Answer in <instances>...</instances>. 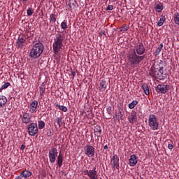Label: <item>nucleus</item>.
<instances>
[{"mask_svg": "<svg viewBox=\"0 0 179 179\" xmlns=\"http://www.w3.org/2000/svg\"><path fill=\"white\" fill-rule=\"evenodd\" d=\"M155 9L158 12V13H162L163 12V9H164V7L163 6L162 3H157L155 6Z\"/></svg>", "mask_w": 179, "mask_h": 179, "instance_id": "nucleus-20", "label": "nucleus"}, {"mask_svg": "<svg viewBox=\"0 0 179 179\" xmlns=\"http://www.w3.org/2000/svg\"><path fill=\"white\" fill-rule=\"evenodd\" d=\"M64 40H65L64 34H61L59 32L55 35V38L54 39V43L52 45L55 54H58L62 49V47H64Z\"/></svg>", "mask_w": 179, "mask_h": 179, "instance_id": "nucleus-2", "label": "nucleus"}, {"mask_svg": "<svg viewBox=\"0 0 179 179\" xmlns=\"http://www.w3.org/2000/svg\"><path fill=\"white\" fill-rule=\"evenodd\" d=\"M113 118H114V119L117 118V120H118V115H115V116H113Z\"/></svg>", "mask_w": 179, "mask_h": 179, "instance_id": "nucleus-46", "label": "nucleus"}, {"mask_svg": "<svg viewBox=\"0 0 179 179\" xmlns=\"http://www.w3.org/2000/svg\"><path fill=\"white\" fill-rule=\"evenodd\" d=\"M113 30L115 31L117 29H113Z\"/></svg>", "mask_w": 179, "mask_h": 179, "instance_id": "nucleus-49", "label": "nucleus"}, {"mask_svg": "<svg viewBox=\"0 0 179 179\" xmlns=\"http://www.w3.org/2000/svg\"><path fill=\"white\" fill-rule=\"evenodd\" d=\"M128 31V27L127 24H124L122 27H120V31Z\"/></svg>", "mask_w": 179, "mask_h": 179, "instance_id": "nucleus-38", "label": "nucleus"}, {"mask_svg": "<svg viewBox=\"0 0 179 179\" xmlns=\"http://www.w3.org/2000/svg\"><path fill=\"white\" fill-rule=\"evenodd\" d=\"M39 90H40V94L41 96H43L44 93H45V84L44 83H43L39 87Z\"/></svg>", "mask_w": 179, "mask_h": 179, "instance_id": "nucleus-27", "label": "nucleus"}, {"mask_svg": "<svg viewBox=\"0 0 179 179\" xmlns=\"http://www.w3.org/2000/svg\"><path fill=\"white\" fill-rule=\"evenodd\" d=\"M110 163L113 169H116V170H120V157H118V155H113L111 158Z\"/></svg>", "mask_w": 179, "mask_h": 179, "instance_id": "nucleus-9", "label": "nucleus"}, {"mask_svg": "<svg viewBox=\"0 0 179 179\" xmlns=\"http://www.w3.org/2000/svg\"><path fill=\"white\" fill-rule=\"evenodd\" d=\"M145 94H146V96H149V94H150V92H149V86L148 85V84L146 83H143L141 86Z\"/></svg>", "mask_w": 179, "mask_h": 179, "instance_id": "nucleus-22", "label": "nucleus"}, {"mask_svg": "<svg viewBox=\"0 0 179 179\" xmlns=\"http://www.w3.org/2000/svg\"><path fill=\"white\" fill-rule=\"evenodd\" d=\"M49 20L50 23H52V24H55V22H57V15L50 14Z\"/></svg>", "mask_w": 179, "mask_h": 179, "instance_id": "nucleus-26", "label": "nucleus"}, {"mask_svg": "<svg viewBox=\"0 0 179 179\" xmlns=\"http://www.w3.org/2000/svg\"><path fill=\"white\" fill-rule=\"evenodd\" d=\"M38 107V101L34 100L30 104L29 111L31 114L37 113V108Z\"/></svg>", "mask_w": 179, "mask_h": 179, "instance_id": "nucleus-15", "label": "nucleus"}, {"mask_svg": "<svg viewBox=\"0 0 179 179\" xmlns=\"http://www.w3.org/2000/svg\"><path fill=\"white\" fill-rule=\"evenodd\" d=\"M173 20L176 24L179 25V13H176L173 16Z\"/></svg>", "mask_w": 179, "mask_h": 179, "instance_id": "nucleus-31", "label": "nucleus"}, {"mask_svg": "<svg viewBox=\"0 0 179 179\" xmlns=\"http://www.w3.org/2000/svg\"><path fill=\"white\" fill-rule=\"evenodd\" d=\"M99 34H102L101 33H99Z\"/></svg>", "mask_w": 179, "mask_h": 179, "instance_id": "nucleus-51", "label": "nucleus"}, {"mask_svg": "<svg viewBox=\"0 0 179 179\" xmlns=\"http://www.w3.org/2000/svg\"><path fill=\"white\" fill-rule=\"evenodd\" d=\"M22 178L21 177V176H17L15 179H22Z\"/></svg>", "mask_w": 179, "mask_h": 179, "instance_id": "nucleus-45", "label": "nucleus"}, {"mask_svg": "<svg viewBox=\"0 0 179 179\" xmlns=\"http://www.w3.org/2000/svg\"><path fill=\"white\" fill-rule=\"evenodd\" d=\"M174 148V146L173 145V141H170L168 143V149H169L170 150H172V149Z\"/></svg>", "mask_w": 179, "mask_h": 179, "instance_id": "nucleus-39", "label": "nucleus"}, {"mask_svg": "<svg viewBox=\"0 0 179 179\" xmlns=\"http://www.w3.org/2000/svg\"><path fill=\"white\" fill-rule=\"evenodd\" d=\"M56 122L57 125L59 126V128H61L62 126V117H59L56 119Z\"/></svg>", "mask_w": 179, "mask_h": 179, "instance_id": "nucleus-35", "label": "nucleus"}, {"mask_svg": "<svg viewBox=\"0 0 179 179\" xmlns=\"http://www.w3.org/2000/svg\"><path fill=\"white\" fill-rule=\"evenodd\" d=\"M44 52V45L41 42L35 43L29 52V57L32 59H37L39 57H41V54Z\"/></svg>", "mask_w": 179, "mask_h": 179, "instance_id": "nucleus-3", "label": "nucleus"}, {"mask_svg": "<svg viewBox=\"0 0 179 179\" xmlns=\"http://www.w3.org/2000/svg\"><path fill=\"white\" fill-rule=\"evenodd\" d=\"M20 117L22 124H29L31 121V115L26 112H22V115Z\"/></svg>", "mask_w": 179, "mask_h": 179, "instance_id": "nucleus-11", "label": "nucleus"}, {"mask_svg": "<svg viewBox=\"0 0 179 179\" xmlns=\"http://www.w3.org/2000/svg\"><path fill=\"white\" fill-rule=\"evenodd\" d=\"M68 6H69V8H70V9H73V8H75V3H73V2H70V3L68 4Z\"/></svg>", "mask_w": 179, "mask_h": 179, "instance_id": "nucleus-40", "label": "nucleus"}, {"mask_svg": "<svg viewBox=\"0 0 179 179\" xmlns=\"http://www.w3.org/2000/svg\"><path fill=\"white\" fill-rule=\"evenodd\" d=\"M107 89V82L106 80H101L100 82V90L104 92Z\"/></svg>", "mask_w": 179, "mask_h": 179, "instance_id": "nucleus-23", "label": "nucleus"}, {"mask_svg": "<svg viewBox=\"0 0 179 179\" xmlns=\"http://www.w3.org/2000/svg\"><path fill=\"white\" fill-rule=\"evenodd\" d=\"M138 101L137 100H133L131 103H129L128 107L130 110H134L136 106H138Z\"/></svg>", "mask_w": 179, "mask_h": 179, "instance_id": "nucleus-24", "label": "nucleus"}, {"mask_svg": "<svg viewBox=\"0 0 179 179\" xmlns=\"http://www.w3.org/2000/svg\"><path fill=\"white\" fill-rule=\"evenodd\" d=\"M10 86V83H4L0 88V92L5 89H8Z\"/></svg>", "mask_w": 179, "mask_h": 179, "instance_id": "nucleus-34", "label": "nucleus"}, {"mask_svg": "<svg viewBox=\"0 0 179 179\" xmlns=\"http://www.w3.org/2000/svg\"><path fill=\"white\" fill-rule=\"evenodd\" d=\"M57 156H58V150L54 147H52L49 151V160L50 163H55Z\"/></svg>", "mask_w": 179, "mask_h": 179, "instance_id": "nucleus-7", "label": "nucleus"}, {"mask_svg": "<svg viewBox=\"0 0 179 179\" xmlns=\"http://www.w3.org/2000/svg\"><path fill=\"white\" fill-rule=\"evenodd\" d=\"M71 75L73 76V79L75 78V76H76V72L75 71H71Z\"/></svg>", "mask_w": 179, "mask_h": 179, "instance_id": "nucleus-42", "label": "nucleus"}, {"mask_svg": "<svg viewBox=\"0 0 179 179\" xmlns=\"http://www.w3.org/2000/svg\"><path fill=\"white\" fill-rule=\"evenodd\" d=\"M108 114H111V108H107Z\"/></svg>", "mask_w": 179, "mask_h": 179, "instance_id": "nucleus-44", "label": "nucleus"}, {"mask_svg": "<svg viewBox=\"0 0 179 179\" xmlns=\"http://www.w3.org/2000/svg\"><path fill=\"white\" fill-rule=\"evenodd\" d=\"M163 49V43H161L159 46L157 48L156 51L155 52V57H157L162 52V50Z\"/></svg>", "mask_w": 179, "mask_h": 179, "instance_id": "nucleus-28", "label": "nucleus"}, {"mask_svg": "<svg viewBox=\"0 0 179 179\" xmlns=\"http://www.w3.org/2000/svg\"><path fill=\"white\" fill-rule=\"evenodd\" d=\"M138 120L136 117V112L135 110H132L131 115L128 116V121L130 124H135Z\"/></svg>", "mask_w": 179, "mask_h": 179, "instance_id": "nucleus-16", "label": "nucleus"}, {"mask_svg": "<svg viewBox=\"0 0 179 179\" xmlns=\"http://www.w3.org/2000/svg\"><path fill=\"white\" fill-rule=\"evenodd\" d=\"M169 89H170L169 85H158L155 90L157 93L166 94V93L169 92Z\"/></svg>", "mask_w": 179, "mask_h": 179, "instance_id": "nucleus-8", "label": "nucleus"}, {"mask_svg": "<svg viewBox=\"0 0 179 179\" xmlns=\"http://www.w3.org/2000/svg\"><path fill=\"white\" fill-rule=\"evenodd\" d=\"M27 13L28 16H31L34 13V10H33V8H29L27 10Z\"/></svg>", "mask_w": 179, "mask_h": 179, "instance_id": "nucleus-36", "label": "nucleus"}, {"mask_svg": "<svg viewBox=\"0 0 179 179\" xmlns=\"http://www.w3.org/2000/svg\"><path fill=\"white\" fill-rule=\"evenodd\" d=\"M94 134L97 136H100L101 135V127L100 126H98L95 128Z\"/></svg>", "mask_w": 179, "mask_h": 179, "instance_id": "nucleus-30", "label": "nucleus"}, {"mask_svg": "<svg viewBox=\"0 0 179 179\" xmlns=\"http://www.w3.org/2000/svg\"><path fill=\"white\" fill-rule=\"evenodd\" d=\"M99 34H102L101 33H99Z\"/></svg>", "mask_w": 179, "mask_h": 179, "instance_id": "nucleus-50", "label": "nucleus"}, {"mask_svg": "<svg viewBox=\"0 0 179 179\" xmlns=\"http://www.w3.org/2000/svg\"><path fill=\"white\" fill-rule=\"evenodd\" d=\"M24 148H26V145H24V144H22V145H21L20 150H24Z\"/></svg>", "mask_w": 179, "mask_h": 179, "instance_id": "nucleus-43", "label": "nucleus"}, {"mask_svg": "<svg viewBox=\"0 0 179 179\" xmlns=\"http://www.w3.org/2000/svg\"><path fill=\"white\" fill-rule=\"evenodd\" d=\"M148 124L152 131H157V129H159V120L155 115H150L148 118Z\"/></svg>", "mask_w": 179, "mask_h": 179, "instance_id": "nucleus-4", "label": "nucleus"}, {"mask_svg": "<svg viewBox=\"0 0 179 179\" xmlns=\"http://www.w3.org/2000/svg\"><path fill=\"white\" fill-rule=\"evenodd\" d=\"M166 22V16L162 15L161 18L159 19V21L157 22V26L159 27H162L163 24H164V22Z\"/></svg>", "mask_w": 179, "mask_h": 179, "instance_id": "nucleus-25", "label": "nucleus"}, {"mask_svg": "<svg viewBox=\"0 0 179 179\" xmlns=\"http://www.w3.org/2000/svg\"><path fill=\"white\" fill-rule=\"evenodd\" d=\"M84 152L85 155L88 157H94V147L87 144L84 147Z\"/></svg>", "mask_w": 179, "mask_h": 179, "instance_id": "nucleus-6", "label": "nucleus"}, {"mask_svg": "<svg viewBox=\"0 0 179 179\" xmlns=\"http://www.w3.org/2000/svg\"><path fill=\"white\" fill-rule=\"evenodd\" d=\"M38 129H44L45 127V122H44L43 120L38 121Z\"/></svg>", "mask_w": 179, "mask_h": 179, "instance_id": "nucleus-29", "label": "nucleus"}, {"mask_svg": "<svg viewBox=\"0 0 179 179\" xmlns=\"http://www.w3.org/2000/svg\"><path fill=\"white\" fill-rule=\"evenodd\" d=\"M104 149H105V150L108 149V146L107 145H106L104 146Z\"/></svg>", "mask_w": 179, "mask_h": 179, "instance_id": "nucleus-47", "label": "nucleus"}, {"mask_svg": "<svg viewBox=\"0 0 179 179\" xmlns=\"http://www.w3.org/2000/svg\"><path fill=\"white\" fill-rule=\"evenodd\" d=\"M26 1H27V0H22V2H26Z\"/></svg>", "mask_w": 179, "mask_h": 179, "instance_id": "nucleus-48", "label": "nucleus"}, {"mask_svg": "<svg viewBox=\"0 0 179 179\" xmlns=\"http://www.w3.org/2000/svg\"><path fill=\"white\" fill-rule=\"evenodd\" d=\"M56 107H58L59 110L61 111H64V113H66L68 111V108L66 106H61V105H56Z\"/></svg>", "mask_w": 179, "mask_h": 179, "instance_id": "nucleus-33", "label": "nucleus"}, {"mask_svg": "<svg viewBox=\"0 0 179 179\" xmlns=\"http://www.w3.org/2000/svg\"><path fill=\"white\" fill-rule=\"evenodd\" d=\"M150 75L152 78H163V69L155 71H150Z\"/></svg>", "mask_w": 179, "mask_h": 179, "instance_id": "nucleus-12", "label": "nucleus"}, {"mask_svg": "<svg viewBox=\"0 0 179 179\" xmlns=\"http://www.w3.org/2000/svg\"><path fill=\"white\" fill-rule=\"evenodd\" d=\"M113 9H114L113 5H108V7L106 8V10H113Z\"/></svg>", "mask_w": 179, "mask_h": 179, "instance_id": "nucleus-41", "label": "nucleus"}, {"mask_svg": "<svg viewBox=\"0 0 179 179\" xmlns=\"http://www.w3.org/2000/svg\"><path fill=\"white\" fill-rule=\"evenodd\" d=\"M61 27H62V30H66V29H68V21L64 20L61 23Z\"/></svg>", "mask_w": 179, "mask_h": 179, "instance_id": "nucleus-32", "label": "nucleus"}, {"mask_svg": "<svg viewBox=\"0 0 179 179\" xmlns=\"http://www.w3.org/2000/svg\"><path fill=\"white\" fill-rule=\"evenodd\" d=\"M145 52H146V48L142 43L137 44L134 50L129 51L127 58L131 66L139 65L145 59V55H143Z\"/></svg>", "mask_w": 179, "mask_h": 179, "instance_id": "nucleus-1", "label": "nucleus"}, {"mask_svg": "<svg viewBox=\"0 0 179 179\" xmlns=\"http://www.w3.org/2000/svg\"><path fill=\"white\" fill-rule=\"evenodd\" d=\"M117 120H124V115L121 110L117 113Z\"/></svg>", "mask_w": 179, "mask_h": 179, "instance_id": "nucleus-37", "label": "nucleus"}, {"mask_svg": "<svg viewBox=\"0 0 179 179\" xmlns=\"http://www.w3.org/2000/svg\"><path fill=\"white\" fill-rule=\"evenodd\" d=\"M85 174L88 176L90 179H98L99 178V175H97V171H96V167H94V169L92 170H87L85 171Z\"/></svg>", "mask_w": 179, "mask_h": 179, "instance_id": "nucleus-10", "label": "nucleus"}, {"mask_svg": "<svg viewBox=\"0 0 179 179\" xmlns=\"http://www.w3.org/2000/svg\"><path fill=\"white\" fill-rule=\"evenodd\" d=\"M24 43H26V39L24 37H19L17 40L16 46L17 48H23Z\"/></svg>", "mask_w": 179, "mask_h": 179, "instance_id": "nucleus-17", "label": "nucleus"}, {"mask_svg": "<svg viewBox=\"0 0 179 179\" xmlns=\"http://www.w3.org/2000/svg\"><path fill=\"white\" fill-rule=\"evenodd\" d=\"M163 65V62L162 60H159V61H157V62H154L152 67H151V69L150 71H157L159 69H163L164 67L162 66Z\"/></svg>", "mask_w": 179, "mask_h": 179, "instance_id": "nucleus-13", "label": "nucleus"}, {"mask_svg": "<svg viewBox=\"0 0 179 179\" xmlns=\"http://www.w3.org/2000/svg\"><path fill=\"white\" fill-rule=\"evenodd\" d=\"M8 102V99L3 95L0 96V108L5 107L6 103Z\"/></svg>", "mask_w": 179, "mask_h": 179, "instance_id": "nucleus-21", "label": "nucleus"}, {"mask_svg": "<svg viewBox=\"0 0 179 179\" xmlns=\"http://www.w3.org/2000/svg\"><path fill=\"white\" fill-rule=\"evenodd\" d=\"M27 131L30 136H36V135L38 134V127L37 126V123H30L27 127Z\"/></svg>", "mask_w": 179, "mask_h": 179, "instance_id": "nucleus-5", "label": "nucleus"}, {"mask_svg": "<svg viewBox=\"0 0 179 179\" xmlns=\"http://www.w3.org/2000/svg\"><path fill=\"white\" fill-rule=\"evenodd\" d=\"M62 163H64V155H62V152H60L57 157L58 167H62Z\"/></svg>", "mask_w": 179, "mask_h": 179, "instance_id": "nucleus-19", "label": "nucleus"}, {"mask_svg": "<svg viewBox=\"0 0 179 179\" xmlns=\"http://www.w3.org/2000/svg\"><path fill=\"white\" fill-rule=\"evenodd\" d=\"M138 160H139V158L136 155H131L129 159V164L130 167H135V165L138 164Z\"/></svg>", "mask_w": 179, "mask_h": 179, "instance_id": "nucleus-14", "label": "nucleus"}, {"mask_svg": "<svg viewBox=\"0 0 179 179\" xmlns=\"http://www.w3.org/2000/svg\"><path fill=\"white\" fill-rule=\"evenodd\" d=\"M31 171H27V170H24V171H22L20 174V176L22 178H29V177H31Z\"/></svg>", "mask_w": 179, "mask_h": 179, "instance_id": "nucleus-18", "label": "nucleus"}]
</instances>
